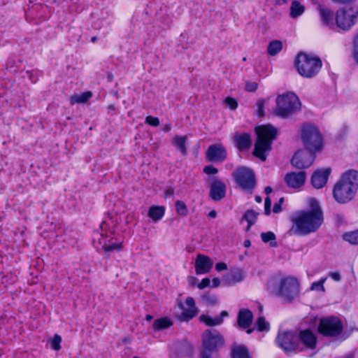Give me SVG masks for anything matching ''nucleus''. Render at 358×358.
Wrapping results in <instances>:
<instances>
[{"label": "nucleus", "instance_id": "f257e3e1", "mask_svg": "<svg viewBox=\"0 0 358 358\" xmlns=\"http://www.w3.org/2000/svg\"><path fill=\"white\" fill-rule=\"evenodd\" d=\"M311 210L299 213L293 219V226L289 230L290 234L305 236L315 232L322 224L323 215L318 202L311 199Z\"/></svg>", "mask_w": 358, "mask_h": 358}, {"label": "nucleus", "instance_id": "f03ea898", "mask_svg": "<svg viewBox=\"0 0 358 358\" xmlns=\"http://www.w3.org/2000/svg\"><path fill=\"white\" fill-rule=\"evenodd\" d=\"M358 187V172L350 170L343 174L335 184L333 196L339 203H345L351 201Z\"/></svg>", "mask_w": 358, "mask_h": 358}, {"label": "nucleus", "instance_id": "7ed1b4c3", "mask_svg": "<svg viewBox=\"0 0 358 358\" xmlns=\"http://www.w3.org/2000/svg\"><path fill=\"white\" fill-rule=\"evenodd\" d=\"M257 141L253 155L262 161H265L268 153L271 149L273 141L277 135V130L271 125H262L255 129Z\"/></svg>", "mask_w": 358, "mask_h": 358}, {"label": "nucleus", "instance_id": "20e7f679", "mask_svg": "<svg viewBox=\"0 0 358 358\" xmlns=\"http://www.w3.org/2000/svg\"><path fill=\"white\" fill-rule=\"evenodd\" d=\"M322 61L318 57L304 52L298 54L295 66L299 73L307 78L315 76L322 68Z\"/></svg>", "mask_w": 358, "mask_h": 358}, {"label": "nucleus", "instance_id": "39448f33", "mask_svg": "<svg viewBox=\"0 0 358 358\" xmlns=\"http://www.w3.org/2000/svg\"><path fill=\"white\" fill-rule=\"evenodd\" d=\"M299 282L294 277H286L280 280L273 289V293L287 302L292 301L299 294Z\"/></svg>", "mask_w": 358, "mask_h": 358}, {"label": "nucleus", "instance_id": "423d86ee", "mask_svg": "<svg viewBox=\"0 0 358 358\" xmlns=\"http://www.w3.org/2000/svg\"><path fill=\"white\" fill-rule=\"evenodd\" d=\"M276 103L275 114L281 117H287L301 108L298 96L292 92L279 95Z\"/></svg>", "mask_w": 358, "mask_h": 358}, {"label": "nucleus", "instance_id": "0eeeda50", "mask_svg": "<svg viewBox=\"0 0 358 358\" xmlns=\"http://www.w3.org/2000/svg\"><path fill=\"white\" fill-rule=\"evenodd\" d=\"M301 139L306 149L312 152H320L323 147V138L318 128L312 124L303 126Z\"/></svg>", "mask_w": 358, "mask_h": 358}, {"label": "nucleus", "instance_id": "6e6552de", "mask_svg": "<svg viewBox=\"0 0 358 358\" xmlns=\"http://www.w3.org/2000/svg\"><path fill=\"white\" fill-rule=\"evenodd\" d=\"M224 344V338L217 331L207 329L202 335V349L201 351L213 354V352L222 348Z\"/></svg>", "mask_w": 358, "mask_h": 358}, {"label": "nucleus", "instance_id": "1a4fd4ad", "mask_svg": "<svg viewBox=\"0 0 358 358\" xmlns=\"http://www.w3.org/2000/svg\"><path fill=\"white\" fill-rule=\"evenodd\" d=\"M275 342L286 352L301 351V344L299 342L297 334L292 331L279 332Z\"/></svg>", "mask_w": 358, "mask_h": 358}, {"label": "nucleus", "instance_id": "9d476101", "mask_svg": "<svg viewBox=\"0 0 358 358\" xmlns=\"http://www.w3.org/2000/svg\"><path fill=\"white\" fill-rule=\"evenodd\" d=\"M318 331L325 336H337L343 331L342 322L336 317L321 318L318 326Z\"/></svg>", "mask_w": 358, "mask_h": 358}, {"label": "nucleus", "instance_id": "9b49d317", "mask_svg": "<svg viewBox=\"0 0 358 358\" xmlns=\"http://www.w3.org/2000/svg\"><path fill=\"white\" fill-rule=\"evenodd\" d=\"M236 182L244 190H250L255 186L254 172L245 167L238 168L233 173Z\"/></svg>", "mask_w": 358, "mask_h": 358}, {"label": "nucleus", "instance_id": "f8f14e48", "mask_svg": "<svg viewBox=\"0 0 358 358\" xmlns=\"http://www.w3.org/2000/svg\"><path fill=\"white\" fill-rule=\"evenodd\" d=\"M357 15L358 10L356 8L338 10L336 15V26L343 30L349 29L355 24Z\"/></svg>", "mask_w": 358, "mask_h": 358}, {"label": "nucleus", "instance_id": "ddd939ff", "mask_svg": "<svg viewBox=\"0 0 358 358\" xmlns=\"http://www.w3.org/2000/svg\"><path fill=\"white\" fill-rule=\"evenodd\" d=\"M315 152L308 150L297 151L291 160L292 166L299 169L309 167L315 160Z\"/></svg>", "mask_w": 358, "mask_h": 358}, {"label": "nucleus", "instance_id": "4468645a", "mask_svg": "<svg viewBox=\"0 0 358 358\" xmlns=\"http://www.w3.org/2000/svg\"><path fill=\"white\" fill-rule=\"evenodd\" d=\"M227 157V150L221 143L210 145L206 152V158L208 162H222Z\"/></svg>", "mask_w": 358, "mask_h": 358}, {"label": "nucleus", "instance_id": "2eb2a0df", "mask_svg": "<svg viewBox=\"0 0 358 358\" xmlns=\"http://www.w3.org/2000/svg\"><path fill=\"white\" fill-rule=\"evenodd\" d=\"M107 225L106 222H103L100 225L102 232L101 234V238L99 239V243L102 246L103 250L106 252L113 250L119 251L122 248V245L121 243L112 242V238H108V234L104 233Z\"/></svg>", "mask_w": 358, "mask_h": 358}, {"label": "nucleus", "instance_id": "dca6fc26", "mask_svg": "<svg viewBox=\"0 0 358 358\" xmlns=\"http://www.w3.org/2000/svg\"><path fill=\"white\" fill-rule=\"evenodd\" d=\"M299 342L301 344V351L305 348L315 349L317 343L315 335L310 330L300 331L297 334Z\"/></svg>", "mask_w": 358, "mask_h": 358}, {"label": "nucleus", "instance_id": "f3484780", "mask_svg": "<svg viewBox=\"0 0 358 358\" xmlns=\"http://www.w3.org/2000/svg\"><path fill=\"white\" fill-rule=\"evenodd\" d=\"M306 178V173L304 171H300L298 173L291 172L287 173L284 180L289 187L296 189L304 185Z\"/></svg>", "mask_w": 358, "mask_h": 358}, {"label": "nucleus", "instance_id": "a211bd4d", "mask_svg": "<svg viewBox=\"0 0 358 358\" xmlns=\"http://www.w3.org/2000/svg\"><path fill=\"white\" fill-rule=\"evenodd\" d=\"M226 185L217 178H213L210 184V196L214 201H220L225 196Z\"/></svg>", "mask_w": 358, "mask_h": 358}, {"label": "nucleus", "instance_id": "6ab92c4d", "mask_svg": "<svg viewBox=\"0 0 358 358\" xmlns=\"http://www.w3.org/2000/svg\"><path fill=\"white\" fill-rule=\"evenodd\" d=\"M185 304L187 306V308H185L182 303L180 304L182 312L179 316V319L181 321H189L194 317L198 313V309L195 306V301L192 297H187L185 300Z\"/></svg>", "mask_w": 358, "mask_h": 358}, {"label": "nucleus", "instance_id": "aec40b11", "mask_svg": "<svg viewBox=\"0 0 358 358\" xmlns=\"http://www.w3.org/2000/svg\"><path fill=\"white\" fill-rule=\"evenodd\" d=\"M331 173V169L326 168L315 171L311 178V183L315 188L320 189L323 187L327 182V179Z\"/></svg>", "mask_w": 358, "mask_h": 358}, {"label": "nucleus", "instance_id": "412c9836", "mask_svg": "<svg viewBox=\"0 0 358 358\" xmlns=\"http://www.w3.org/2000/svg\"><path fill=\"white\" fill-rule=\"evenodd\" d=\"M213 266V262L210 257L198 255L195 261V268L196 274H205L210 271Z\"/></svg>", "mask_w": 358, "mask_h": 358}, {"label": "nucleus", "instance_id": "4be33fe9", "mask_svg": "<svg viewBox=\"0 0 358 358\" xmlns=\"http://www.w3.org/2000/svg\"><path fill=\"white\" fill-rule=\"evenodd\" d=\"M317 10L319 11L320 20L322 24L330 29H333L335 27V23L334 22L332 10L322 4L318 5Z\"/></svg>", "mask_w": 358, "mask_h": 358}, {"label": "nucleus", "instance_id": "5701e85b", "mask_svg": "<svg viewBox=\"0 0 358 358\" xmlns=\"http://www.w3.org/2000/svg\"><path fill=\"white\" fill-rule=\"evenodd\" d=\"M245 275L243 271L238 268L231 269L224 275V281L229 285H234L243 280Z\"/></svg>", "mask_w": 358, "mask_h": 358}, {"label": "nucleus", "instance_id": "b1692460", "mask_svg": "<svg viewBox=\"0 0 358 358\" xmlns=\"http://www.w3.org/2000/svg\"><path fill=\"white\" fill-rule=\"evenodd\" d=\"M234 143L238 149L242 151L250 148L252 141L250 134L247 133L236 134L234 136Z\"/></svg>", "mask_w": 358, "mask_h": 358}, {"label": "nucleus", "instance_id": "393cba45", "mask_svg": "<svg viewBox=\"0 0 358 358\" xmlns=\"http://www.w3.org/2000/svg\"><path fill=\"white\" fill-rule=\"evenodd\" d=\"M253 315L248 309L240 310L238 315V324L243 329L248 328L252 322Z\"/></svg>", "mask_w": 358, "mask_h": 358}, {"label": "nucleus", "instance_id": "a878e982", "mask_svg": "<svg viewBox=\"0 0 358 358\" xmlns=\"http://www.w3.org/2000/svg\"><path fill=\"white\" fill-rule=\"evenodd\" d=\"M229 315L227 311L223 310L220 315L215 317H211L207 315H201L200 316V320L205 323L207 326L213 327L220 325L223 322L224 317Z\"/></svg>", "mask_w": 358, "mask_h": 358}, {"label": "nucleus", "instance_id": "bb28decb", "mask_svg": "<svg viewBox=\"0 0 358 358\" xmlns=\"http://www.w3.org/2000/svg\"><path fill=\"white\" fill-rule=\"evenodd\" d=\"M231 358H250V356L245 346L234 344L231 346Z\"/></svg>", "mask_w": 358, "mask_h": 358}, {"label": "nucleus", "instance_id": "cd10ccee", "mask_svg": "<svg viewBox=\"0 0 358 358\" xmlns=\"http://www.w3.org/2000/svg\"><path fill=\"white\" fill-rule=\"evenodd\" d=\"M165 208L159 206H152L148 210V216L154 221L157 222L164 215Z\"/></svg>", "mask_w": 358, "mask_h": 358}, {"label": "nucleus", "instance_id": "c85d7f7f", "mask_svg": "<svg viewBox=\"0 0 358 358\" xmlns=\"http://www.w3.org/2000/svg\"><path fill=\"white\" fill-rule=\"evenodd\" d=\"M173 325L172 320L167 317H161L157 319L152 324V328L155 331H161L169 328Z\"/></svg>", "mask_w": 358, "mask_h": 358}, {"label": "nucleus", "instance_id": "c756f323", "mask_svg": "<svg viewBox=\"0 0 358 358\" xmlns=\"http://www.w3.org/2000/svg\"><path fill=\"white\" fill-rule=\"evenodd\" d=\"M92 96V93L90 91L81 94H74L70 98L71 104L85 103Z\"/></svg>", "mask_w": 358, "mask_h": 358}, {"label": "nucleus", "instance_id": "7c9ffc66", "mask_svg": "<svg viewBox=\"0 0 358 358\" xmlns=\"http://www.w3.org/2000/svg\"><path fill=\"white\" fill-rule=\"evenodd\" d=\"M187 137L185 136H176L173 139V145L183 155L187 153L185 143Z\"/></svg>", "mask_w": 358, "mask_h": 358}, {"label": "nucleus", "instance_id": "2f4dec72", "mask_svg": "<svg viewBox=\"0 0 358 358\" xmlns=\"http://www.w3.org/2000/svg\"><path fill=\"white\" fill-rule=\"evenodd\" d=\"M305 11V8L298 1L294 0L290 6V17L296 18L301 15Z\"/></svg>", "mask_w": 358, "mask_h": 358}, {"label": "nucleus", "instance_id": "473e14b6", "mask_svg": "<svg viewBox=\"0 0 358 358\" xmlns=\"http://www.w3.org/2000/svg\"><path fill=\"white\" fill-rule=\"evenodd\" d=\"M259 213L253 210H248L243 216V220L248 222L247 231L256 222Z\"/></svg>", "mask_w": 358, "mask_h": 358}, {"label": "nucleus", "instance_id": "72a5a7b5", "mask_svg": "<svg viewBox=\"0 0 358 358\" xmlns=\"http://www.w3.org/2000/svg\"><path fill=\"white\" fill-rule=\"evenodd\" d=\"M282 43L280 41L275 40L271 41L267 48L268 54L271 56H275L282 50Z\"/></svg>", "mask_w": 358, "mask_h": 358}, {"label": "nucleus", "instance_id": "f704fd0d", "mask_svg": "<svg viewBox=\"0 0 358 358\" xmlns=\"http://www.w3.org/2000/svg\"><path fill=\"white\" fill-rule=\"evenodd\" d=\"M261 238L263 242H270V245L272 248H276L278 246L277 242L275 241L276 236L272 231L264 232L261 234Z\"/></svg>", "mask_w": 358, "mask_h": 358}, {"label": "nucleus", "instance_id": "c9c22d12", "mask_svg": "<svg viewBox=\"0 0 358 358\" xmlns=\"http://www.w3.org/2000/svg\"><path fill=\"white\" fill-rule=\"evenodd\" d=\"M343 238L345 241L357 245L358 244V230L345 233L343 235Z\"/></svg>", "mask_w": 358, "mask_h": 358}, {"label": "nucleus", "instance_id": "e433bc0d", "mask_svg": "<svg viewBox=\"0 0 358 358\" xmlns=\"http://www.w3.org/2000/svg\"><path fill=\"white\" fill-rule=\"evenodd\" d=\"M327 280V277L322 278L319 281L314 282L311 284V286L310 287V289L311 291H316V292H325V288L324 287V283Z\"/></svg>", "mask_w": 358, "mask_h": 358}, {"label": "nucleus", "instance_id": "4c0bfd02", "mask_svg": "<svg viewBox=\"0 0 358 358\" xmlns=\"http://www.w3.org/2000/svg\"><path fill=\"white\" fill-rule=\"evenodd\" d=\"M176 210L179 215L185 216L187 214V208L186 204L182 201H176Z\"/></svg>", "mask_w": 358, "mask_h": 358}, {"label": "nucleus", "instance_id": "58836bf2", "mask_svg": "<svg viewBox=\"0 0 358 358\" xmlns=\"http://www.w3.org/2000/svg\"><path fill=\"white\" fill-rule=\"evenodd\" d=\"M256 325L257 329L260 331L269 330V324L265 320V319L263 317H259L257 319L256 322Z\"/></svg>", "mask_w": 358, "mask_h": 358}, {"label": "nucleus", "instance_id": "ea45409f", "mask_svg": "<svg viewBox=\"0 0 358 358\" xmlns=\"http://www.w3.org/2000/svg\"><path fill=\"white\" fill-rule=\"evenodd\" d=\"M62 342V338L58 334H55L51 341V347L55 350H59L61 349L60 343Z\"/></svg>", "mask_w": 358, "mask_h": 358}, {"label": "nucleus", "instance_id": "a19ab883", "mask_svg": "<svg viewBox=\"0 0 358 358\" xmlns=\"http://www.w3.org/2000/svg\"><path fill=\"white\" fill-rule=\"evenodd\" d=\"M145 122L153 127H157L159 125V120L157 117L153 116H147L145 117Z\"/></svg>", "mask_w": 358, "mask_h": 358}, {"label": "nucleus", "instance_id": "79ce46f5", "mask_svg": "<svg viewBox=\"0 0 358 358\" xmlns=\"http://www.w3.org/2000/svg\"><path fill=\"white\" fill-rule=\"evenodd\" d=\"M226 105L231 110H234L238 106L236 100L231 97H227L225 99Z\"/></svg>", "mask_w": 358, "mask_h": 358}, {"label": "nucleus", "instance_id": "37998d69", "mask_svg": "<svg viewBox=\"0 0 358 358\" xmlns=\"http://www.w3.org/2000/svg\"><path fill=\"white\" fill-rule=\"evenodd\" d=\"M271 200L267 196L264 201V213L266 215H269L271 214Z\"/></svg>", "mask_w": 358, "mask_h": 358}, {"label": "nucleus", "instance_id": "c03bdc74", "mask_svg": "<svg viewBox=\"0 0 358 358\" xmlns=\"http://www.w3.org/2000/svg\"><path fill=\"white\" fill-rule=\"evenodd\" d=\"M353 55L355 61L358 63V35L354 40Z\"/></svg>", "mask_w": 358, "mask_h": 358}, {"label": "nucleus", "instance_id": "a18cd8bd", "mask_svg": "<svg viewBox=\"0 0 358 358\" xmlns=\"http://www.w3.org/2000/svg\"><path fill=\"white\" fill-rule=\"evenodd\" d=\"M217 171V169L212 165L206 166L203 169V172L208 175L215 174Z\"/></svg>", "mask_w": 358, "mask_h": 358}, {"label": "nucleus", "instance_id": "49530a36", "mask_svg": "<svg viewBox=\"0 0 358 358\" xmlns=\"http://www.w3.org/2000/svg\"><path fill=\"white\" fill-rule=\"evenodd\" d=\"M283 201H284V198L281 197L279 199L278 203H276L274 204L273 208V211L275 213H280L282 210L281 205L283 203Z\"/></svg>", "mask_w": 358, "mask_h": 358}, {"label": "nucleus", "instance_id": "de8ad7c7", "mask_svg": "<svg viewBox=\"0 0 358 358\" xmlns=\"http://www.w3.org/2000/svg\"><path fill=\"white\" fill-rule=\"evenodd\" d=\"M203 300L205 303H206L207 304H215L217 303V299L215 297V296H203Z\"/></svg>", "mask_w": 358, "mask_h": 358}, {"label": "nucleus", "instance_id": "09e8293b", "mask_svg": "<svg viewBox=\"0 0 358 358\" xmlns=\"http://www.w3.org/2000/svg\"><path fill=\"white\" fill-rule=\"evenodd\" d=\"M210 285V280L208 278H203L198 285V287L201 289H204Z\"/></svg>", "mask_w": 358, "mask_h": 358}, {"label": "nucleus", "instance_id": "8fccbe9b", "mask_svg": "<svg viewBox=\"0 0 358 358\" xmlns=\"http://www.w3.org/2000/svg\"><path fill=\"white\" fill-rule=\"evenodd\" d=\"M264 101H259L258 103H257V107H258V110H257V113H258V115L259 117H262L264 115Z\"/></svg>", "mask_w": 358, "mask_h": 358}, {"label": "nucleus", "instance_id": "3c124183", "mask_svg": "<svg viewBox=\"0 0 358 358\" xmlns=\"http://www.w3.org/2000/svg\"><path fill=\"white\" fill-rule=\"evenodd\" d=\"M257 89L256 83H248L245 85V90L248 92H255Z\"/></svg>", "mask_w": 358, "mask_h": 358}, {"label": "nucleus", "instance_id": "603ef678", "mask_svg": "<svg viewBox=\"0 0 358 358\" xmlns=\"http://www.w3.org/2000/svg\"><path fill=\"white\" fill-rule=\"evenodd\" d=\"M174 194V189L172 187H169L164 192L165 198L172 197Z\"/></svg>", "mask_w": 358, "mask_h": 358}, {"label": "nucleus", "instance_id": "864d4df0", "mask_svg": "<svg viewBox=\"0 0 358 358\" xmlns=\"http://www.w3.org/2000/svg\"><path fill=\"white\" fill-rule=\"evenodd\" d=\"M329 275L335 281H340L341 279V275L338 272H331Z\"/></svg>", "mask_w": 358, "mask_h": 358}, {"label": "nucleus", "instance_id": "5fc2aeb1", "mask_svg": "<svg viewBox=\"0 0 358 358\" xmlns=\"http://www.w3.org/2000/svg\"><path fill=\"white\" fill-rule=\"evenodd\" d=\"M227 264L224 262H219L216 264L215 268L217 271H221L227 269Z\"/></svg>", "mask_w": 358, "mask_h": 358}, {"label": "nucleus", "instance_id": "6e6d98bb", "mask_svg": "<svg viewBox=\"0 0 358 358\" xmlns=\"http://www.w3.org/2000/svg\"><path fill=\"white\" fill-rule=\"evenodd\" d=\"M220 280L217 278H215L212 280V285H210L212 287H217L220 285Z\"/></svg>", "mask_w": 358, "mask_h": 358}, {"label": "nucleus", "instance_id": "4d7b16f0", "mask_svg": "<svg viewBox=\"0 0 358 358\" xmlns=\"http://www.w3.org/2000/svg\"><path fill=\"white\" fill-rule=\"evenodd\" d=\"M208 216L210 218H215L217 216V212L215 210H213L209 212Z\"/></svg>", "mask_w": 358, "mask_h": 358}, {"label": "nucleus", "instance_id": "13d9d810", "mask_svg": "<svg viewBox=\"0 0 358 358\" xmlns=\"http://www.w3.org/2000/svg\"><path fill=\"white\" fill-rule=\"evenodd\" d=\"M34 71H32V72H31V73H29V72H28V71L27 72V73L29 75V78H30V79H31V82H32V83H35V82L36 81V79H34H34L32 78V75L34 74Z\"/></svg>", "mask_w": 358, "mask_h": 358}, {"label": "nucleus", "instance_id": "bf43d9fd", "mask_svg": "<svg viewBox=\"0 0 358 358\" xmlns=\"http://www.w3.org/2000/svg\"><path fill=\"white\" fill-rule=\"evenodd\" d=\"M171 129V124H167L165 125L164 128V131L167 132V131H169Z\"/></svg>", "mask_w": 358, "mask_h": 358}, {"label": "nucleus", "instance_id": "052dcab7", "mask_svg": "<svg viewBox=\"0 0 358 358\" xmlns=\"http://www.w3.org/2000/svg\"><path fill=\"white\" fill-rule=\"evenodd\" d=\"M264 192L266 194H269L272 192V188L268 186L265 188Z\"/></svg>", "mask_w": 358, "mask_h": 358}, {"label": "nucleus", "instance_id": "680f3d73", "mask_svg": "<svg viewBox=\"0 0 358 358\" xmlns=\"http://www.w3.org/2000/svg\"><path fill=\"white\" fill-rule=\"evenodd\" d=\"M153 319L152 315H146L145 320L148 322L151 321Z\"/></svg>", "mask_w": 358, "mask_h": 358}, {"label": "nucleus", "instance_id": "e2e57ef3", "mask_svg": "<svg viewBox=\"0 0 358 358\" xmlns=\"http://www.w3.org/2000/svg\"><path fill=\"white\" fill-rule=\"evenodd\" d=\"M287 0H276L277 3L281 4V3H286Z\"/></svg>", "mask_w": 358, "mask_h": 358}, {"label": "nucleus", "instance_id": "0e129e2a", "mask_svg": "<svg viewBox=\"0 0 358 358\" xmlns=\"http://www.w3.org/2000/svg\"><path fill=\"white\" fill-rule=\"evenodd\" d=\"M255 201H256L257 203H261V202H262V198H261V196H255Z\"/></svg>", "mask_w": 358, "mask_h": 358}, {"label": "nucleus", "instance_id": "69168bd1", "mask_svg": "<svg viewBox=\"0 0 358 358\" xmlns=\"http://www.w3.org/2000/svg\"><path fill=\"white\" fill-rule=\"evenodd\" d=\"M244 245L245 247H249L250 245V242L249 241H245Z\"/></svg>", "mask_w": 358, "mask_h": 358}, {"label": "nucleus", "instance_id": "338daca9", "mask_svg": "<svg viewBox=\"0 0 358 358\" xmlns=\"http://www.w3.org/2000/svg\"><path fill=\"white\" fill-rule=\"evenodd\" d=\"M252 331H253L252 329H249L247 330V333L248 334H251Z\"/></svg>", "mask_w": 358, "mask_h": 358}, {"label": "nucleus", "instance_id": "774afa93", "mask_svg": "<svg viewBox=\"0 0 358 358\" xmlns=\"http://www.w3.org/2000/svg\"><path fill=\"white\" fill-rule=\"evenodd\" d=\"M96 36L92 37V39H91V41H92V42H95V41H96Z\"/></svg>", "mask_w": 358, "mask_h": 358}]
</instances>
